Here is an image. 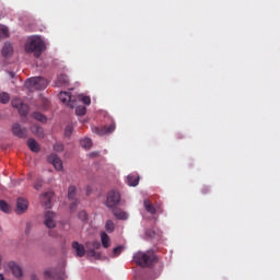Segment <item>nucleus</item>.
<instances>
[{
  "label": "nucleus",
  "mask_w": 280,
  "mask_h": 280,
  "mask_svg": "<svg viewBox=\"0 0 280 280\" xmlns=\"http://www.w3.org/2000/svg\"><path fill=\"white\" fill-rule=\"evenodd\" d=\"M45 279H51L54 277V272L51 270L44 271Z\"/></svg>",
  "instance_id": "nucleus-41"
},
{
  "label": "nucleus",
  "mask_w": 280,
  "mask_h": 280,
  "mask_svg": "<svg viewBox=\"0 0 280 280\" xmlns=\"http://www.w3.org/2000/svg\"><path fill=\"white\" fill-rule=\"evenodd\" d=\"M0 264H1V256H0Z\"/></svg>",
  "instance_id": "nucleus-47"
},
{
  "label": "nucleus",
  "mask_w": 280,
  "mask_h": 280,
  "mask_svg": "<svg viewBox=\"0 0 280 280\" xmlns=\"http://www.w3.org/2000/svg\"><path fill=\"white\" fill-rule=\"evenodd\" d=\"M31 231H32V223H26L25 234L30 235Z\"/></svg>",
  "instance_id": "nucleus-42"
},
{
  "label": "nucleus",
  "mask_w": 280,
  "mask_h": 280,
  "mask_svg": "<svg viewBox=\"0 0 280 280\" xmlns=\"http://www.w3.org/2000/svg\"><path fill=\"white\" fill-rule=\"evenodd\" d=\"M31 280H39V279H38V276H36V273H32L31 275Z\"/></svg>",
  "instance_id": "nucleus-44"
},
{
  "label": "nucleus",
  "mask_w": 280,
  "mask_h": 280,
  "mask_svg": "<svg viewBox=\"0 0 280 280\" xmlns=\"http://www.w3.org/2000/svg\"><path fill=\"white\" fill-rule=\"evenodd\" d=\"M45 49V42L40 37H31L25 44L26 54H34L35 58H40Z\"/></svg>",
  "instance_id": "nucleus-2"
},
{
  "label": "nucleus",
  "mask_w": 280,
  "mask_h": 280,
  "mask_svg": "<svg viewBox=\"0 0 280 280\" xmlns=\"http://www.w3.org/2000/svg\"><path fill=\"white\" fill-rule=\"evenodd\" d=\"M49 106V102L46 101V107Z\"/></svg>",
  "instance_id": "nucleus-46"
},
{
  "label": "nucleus",
  "mask_w": 280,
  "mask_h": 280,
  "mask_svg": "<svg viewBox=\"0 0 280 280\" xmlns=\"http://www.w3.org/2000/svg\"><path fill=\"white\" fill-rule=\"evenodd\" d=\"M31 131L33 135H36V137H39V139H43L45 137V131L43 130V127L40 125H33L31 127Z\"/></svg>",
  "instance_id": "nucleus-18"
},
{
  "label": "nucleus",
  "mask_w": 280,
  "mask_h": 280,
  "mask_svg": "<svg viewBox=\"0 0 280 280\" xmlns=\"http://www.w3.org/2000/svg\"><path fill=\"white\" fill-rule=\"evenodd\" d=\"M56 86H69V77L67 74L58 75Z\"/></svg>",
  "instance_id": "nucleus-16"
},
{
  "label": "nucleus",
  "mask_w": 280,
  "mask_h": 280,
  "mask_svg": "<svg viewBox=\"0 0 280 280\" xmlns=\"http://www.w3.org/2000/svg\"><path fill=\"white\" fill-rule=\"evenodd\" d=\"M72 248L77 257H84V255H86V249H84V245L80 244L78 241L72 242Z\"/></svg>",
  "instance_id": "nucleus-13"
},
{
  "label": "nucleus",
  "mask_w": 280,
  "mask_h": 280,
  "mask_svg": "<svg viewBox=\"0 0 280 280\" xmlns=\"http://www.w3.org/2000/svg\"><path fill=\"white\" fill-rule=\"evenodd\" d=\"M79 219L82 220V222H86V220H89V214H86V211L79 212Z\"/></svg>",
  "instance_id": "nucleus-36"
},
{
  "label": "nucleus",
  "mask_w": 280,
  "mask_h": 280,
  "mask_svg": "<svg viewBox=\"0 0 280 280\" xmlns=\"http://www.w3.org/2000/svg\"><path fill=\"white\" fill-rule=\"evenodd\" d=\"M113 213L117 220H127L128 219V212L121 210V208H112Z\"/></svg>",
  "instance_id": "nucleus-15"
},
{
  "label": "nucleus",
  "mask_w": 280,
  "mask_h": 280,
  "mask_svg": "<svg viewBox=\"0 0 280 280\" xmlns=\"http://www.w3.org/2000/svg\"><path fill=\"white\" fill-rule=\"evenodd\" d=\"M80 145L84 150H91V148L93 147V141L91 140V138H84L80 140Z\"/></svg>",
  "instance_id": "nucleus-24"
},
{
  "label": "nucleus",
  "mask_w": 280,
  "mask_h": 280,
  "mask_svg": "<svg viewBox=\"0 0 280 280\" xmlns=\"http://www.w3.org/2000/svg\"><path fill=\"white\" fill-rule=\"evenodd\" d=\"M48 163H51V165H54L55 170H57V172L62 171V160L59 159L58 155L56 154H50L48 156Z\"/></svg>",
  "instance_id": "nucleus-12"
},
{
  "label": "nucleus",
  "mask_w": 280,
  "mask_h": 280,
  "mask_svg": "<svg viewBox=\"0 0 280 280\" xmlns=\"http://www.w3.org/2000/svg\"><path fill=\"white\" fill-rule=\"evenodd\" d=\"M70 135H73V125H68L65 129V136L69 137Z\"/></svg>",
  "instance_id": "nucleus-32"
},
{
  "label": "nucleus",
  "mask_w": 280,
  "mask_h": 280,
  "mask_svg": "<svg viewBox=\"0 0 280 280\" xmlns=\"http://www.w3.org/2000/svg\"><path fill=\"white\" fill-rule=\"evenodd\" d=\"M12 132L15 137H19L20 139L27 138V129L25 127H22L19 122L13 124Z\"/></svg>",
  "instance_id": "nucleus-8"
},
{
  "label": "nucleus",
  "mask_w": 280,
  "mask_h": 280,
  "mask_svg": "<svg viewBox=\"0 0 280 280\" xmlns=\"http://www.w3.org/2000/svg\"><path fill=\"white\" fill-rule=\"evenodd\" d=\"M143 206H144L147 213H150L151 215H156V211L159 213H163V209H161V207H154V205H152L150 199H145L143 202Z\"/></svg>",
  "instance_id": "nucleus-9"
},
{
  "label": "nucleus",
  "mask_w": 280,
  "mask_h": 280,
  "mask_svg": "<svg viewBox=\"0 0 280 280\" xmlns=\"http://www.w3.org/2000/svg\"><path fill=\"white\" fill-rule=\"evenodd\" d=\"M8 36H10V31L7 28L5 25L0 24V40H2L3 38H8Z\"/></svg>",
  "instance_id": "nucleus-26"
},
{
  "label": "nucleus",
  "mask_w": 280,
  "mask_h": 280,
  "mask_svg": "<svg viewBox=\"0 0 280 280\" xmlns=\"http://www.w3.org/2000/svg\"><path fill=\"white\" fill-rule=\"evenodd\" d=\"M59 100L62 102V104H71V94L68 92H60L59 93Z\"/></svg>",
  "instance_id": "nucleus-22"
},
{
  "label": "nucleus",
  "mask_w": 280,
  "mask_h": 280,
  "mask_svg": "<svg viewBox=\"0 0 280 280\" xmlns=\"http://www.w3.org/2000/svg\"><path fill=\"white\" fill-rule=\"evenodd\" d=\"M79 100H80V102L85 104V106H89L91 104V97H89V96H80Z\"/></svg>",
  "instance_id": "nucleus-34"
},
{
  "label": "nucleus",
  "mask_w": 280,
  "mask_h": 280,
  "mask_svg": "<svg viewBox=\"0 0 280 280\" xmlns=\"http://www.w3.org/2000/svg\"><path fill=\"white\" fill-rule=\"evenodd\" d=\"M88 255H90V257H95V259H100V257H101V254L95 252V249H90L88 252Z\"/></svg>",
  "instance_id": "nucleus-37"
},
{
  "label": "nucleus",
  "mask_w": 280,
  "mask_h": 280,
  "mask_svg": "<svg viewBox=\"0 0 280 280\" xmlns=\"http://www.w3.org/2000/svg\"><path fill=\"white\" fill-rule=\"evenodd\" d=\"M101 242H102L103 248H110V236H108L106 232L101 233Z\"/></svg>",
  "instance_id": "nucleus-19"
},
{
  "label": "nucleus",
  "mask_w": 280,
  "mask_h": 280,
  "mask_svg": "<svg viewBox=\"0 0 280 280\" xmlns=\"http://www.w3.org/2000/svg\"><path fill=\"white\" fill-rule=\"evenodd\" d=\"M127 185H129V187H137V185H139V176L138 175H128L127 176Z\"/></svg>",
  "instance_id": "nucleus-21"
},
{
  "label": "nucleus",
  "mask_w": 280,
  "mask_h": 280,
  "mask_svg": "<svg viewBox=\"0 0 280 280\" xmlns=\"http://www.w3.org/2000/svg\"><path fill=\"white\" fill-rule=\"evenodd\" d=\"M115 122H112L108 127H103V128H98V127H93L92 131L95 135H98L100 137H104V135H110V132H115Z\"/></svg>",
  "instance_id": "nucleus-7"
},
{
  "label": "nucleus",
  "mask_w": 280,
  "mask_h": 280,
  "mask_svg": "<svg viewBox=\"0 0 280 280\" xmlns=\"http://www.w3.org/2000/svg\"><path fill=\"white\" fill-rule=\"evenodd\" d=\"M120 253H124V246L119 245L113 249V256L119 257Z\"/></svg>",
  "instance_id": "nucleus-31"
},
{
  "label": "nucleus",
  "mask_w": 280,
  "mask_h": 280,
  "mask_svg": "<svg viewBox=\"0 0 280 280\" xmlns=\"http://www.w3.org/2000/svg\"><path fill=\"white\" fill-rule=\"evenodd\" d=\"M92 247H93L92 249L94 250H100V248L102 247V244L97 241H94L92 242Z\"/></svg>",
  "instance_id": "nucleus-40"
},
{
  "label": "nucleus",
  "mask_w": 280,
  "mask_h": 280,
  "mask_svg": "<svg viewBox=\"0 0 280 280\" xmlns=\"http://www.w3.org/2000/svg\"><path fill=\"white\" fill-rule=\"evenodd\" d=\"M105 230L107 233H113V231H115V222H113V220H107L105 223Z\"/></svg>",
  "instance_id": "nucleus-27"
},
{
  "label": "nucleus",
  "mask_w": 280,
  "mask_h": 280,
  "mask_svg": "<svg viewBox=\"0 0 280 280\" xmlns=\"http://www.w3.org/2000/svg\"><path fill=\"white\" fill-rule=\"evenodd\" d=\"M27 145L31 152H40V144L34 138L27 140Z\"/></svg>",
  "instance_id": "nucleus-17"
},
{
  "label": "nucleus",
  "mask_w": 280,
  "mask_h": 280,
  "mask_svg": "<svg viewBox=\"0 0 280 280\" xmlns=\"http://www.w3.org/2000/svg\"><path fill=\"white\" fill-rule=\"evenodd\" d=\"M119 202H121V195L119 194V191L117 190H110L107 194V199H106V207L108 209H115L117 207V205H119Z\"/></svg>",
  "instance_id": "nucleus-4"
},
{
  "label": "nucleus",
  "mask_w": 280,
  "mask_h": 280,
  "mask_svg": "<svg viewBox=\"0 0 280 280\" xmlns=\"http://www.w3.org/2000/svg\"><path fill=\"white\" fill-rule=\"evenodd\" d=\"M51 198H54V192L48 191L40 197V201L46 207V209H51Z\"/></svg>",
  "instance_id": "nucleus-14"
},
{
  "label": "nucleus",
  "mask_w": 280,
  "mask_h": 280,
  "mask_svg": "<svg viewBox=\"0 0 280 280\" xmlns=\"http://www.w3.org/2000/svg\"><path fill=\"white\" fill-rule=\"evenodd\" d=\"M54 218H56V213H54L52 211H47L45 213L44 224L45 226H47V229H56V221L54 220Z\"/></svg>",
  "instance_id": "nucleus-10"
},
{
  "label": "nucleus",
  "mask_w": 280,
  "mask_h": 280,
  "mask_svg": "<svg viewBox=\"0 0 280 280\" xmlns=\"http://www.w3.org/2000/svg\"><path fill=\"white\" fill-rule=\"evenodd\" d=\"M145 235H147V237H149L150 240H153V237L156 236V232H154V230H147V231H145Z\"/></svg>",
  "instance_id": "nucleus-39"
},
{
  "label": "nucleus",
  "mask_w": 280,
  "mask_h": 280,
  "mask_svg": "<svg viewBox=\"0 0 280 280\" xmlns=\"http://www.w3.org/2000/svg\"><path fill=\"white\" fill-rule=\"evenodd\" d=\"M31 117H33V119H36V121H40L42 124H46L47 122V116L40 114V112H34Z\"/></svg>",
  "instance_id": "nucleus-23"
},
{
  "label": "nucleus",
  "mask_w": 280,
  "mask_h": 280,
  "mask_svg": "<svg viewBox=\"0 0 280 280\" xmlns=\"http://www.w3.org/2000/svg\"><path fill=\"white\" fill-rule=\"evenodd\" d=\"M8 102H10V94L2 92L0 94V104H8Z\"/></svg>",
  "instance_id": "nucleus-29"
},
{
  "label": "nucleus",
  "mask_w": 280,
  "mask_h": 280,
  "mask_svg": "<svg viewBox=\"0 0 280 280\" xmlns=\"http://www.w3.org/2000/svg\"><path fill=\"white\" fill-rule=\"evenodd\" d=\"M0 210H2L3 213H10V205H8L5 200H0Z\"/></svg>",
  "instance_id": "nucleus-28"
},
{
  "label": "nucleus",
  "mask_w": 280,
  "mask_h": 280,
  "mask_svg": "<svg viewBox=\"0 0 280 280\" xmlns=\"http://www.w3.org/2000/svg\"><path fill=\"white\" fill-rule=\"evenodd\" d=\"M40 187H43V178L38 177L34 184V189H36L38 191V189H40Z\"/></svg>",
  "instance_id": "nucleus-35"
},
{
  "label": "nucleus",
  "mask_w": 280,
  "mask_h": 280,
  "mask_svg": "<svg viewBox=\"0 0 280 280\" xmlns=\"http://www.w3.org/2000/svg\"><path fill=\"white\" fill-rule=\"evenodd\" d=\"M97 156H100V152H92V153H90V158L91 159H96Z\"/></svg>",
  "instance_id": "nucleus-43"
},
{
  "label": "nucleus",
  "mask_w": 280,
  "mask_h": 280,
  "mask_svg": "<svg viewBox=\"0 0 280 280\" xmlns=\"http://www.w3.org/2000/svg\"><path fill=\"white\" fill-rule=\"evenodd\" d=\"M13 51H14V47L12 46V44L5 43L2 48V56H4V58H8V56L13 54Z\"/></svg>",
  "instance_id": "nucleus-20"
},
{
  "label": "nucleus",
  "mask_w": 280,
  "mask_h": 280,
  "mask_svg": "<svg viewBox=\"0 0 280 280\" xmlns=\"http://www.w3.org/2000/svg\"><path fill=\"white\" fill-rule=\"evenodd\" d=\"M78 188L75 186H69L68 188V200H70V211H75L78 205H80V199H78Z\"/></svg>",
  "instance_id": "nucleus-5"
},
{
  "label": "nucleus",
  "mask_w": 280,
  "mask_h": 280,
  "mask_svg": "<svg viewBox=\"0 0 280 280\" xmlns=\"http://www.w3.org/2000/svg\"><path fill=\"white\" fill-rule=\"evenodd\" d=\"M75 115H79L80 117H82V115H86V107L85 106L77 107Z\"/></svg>",
  "instance_id": "nucleus-30"
},
{
  "label": "nucleus",
  "mask_w": 280,
  "mask_h": 280,
  "mask_svg": "<svg viewBox=\"0 0 280 280\" xmlns=\"http://www.w3.org/2000/svg\"><path fill=\"white\" fill-rule=\"evenodd\" d=\"M18 109L22 117H27L30 113V106H27V104L22 103Z\"/></svg>",
  "instance_id": "nucleus-25"
},
{
  "label": "nucleus",
  "mask_w": 280,
  "mask_h": 280,
  "mask_svg": "<svg viewBox=\"0 0 280 280\" xmlns=\"http://www.w3.org/2000/svg\"><path fill=\"white\" fill-rule=\"evenodd\" d=\"M47 81L43 77H33L31 79H27L25 82V85L31 91H43L47 89Z\"/></svg>",
  "instance_id": "nucleus-3"
},
{
  "label": "nucleus",
  "mask_w": 280,
  "mask_h": 280,
  "mask_svg": "<svg viewBox=\"0 0 280 280\" xmlns=\"http://www.w3.org/2000/svg\"><path fill=\"white\" fill-rule=\"evenodd\" d=\"M133 261L141 268H152L159 261V258L154 254V250L137 252L133 254Z\"/></svg>",
  "instance_id": "nucleus-1"
},
{
  "label": "nucleus",
  "mask_w": 280,
  "mask_h": 280,
  "mask_svg": "<svg viewBox=\"0 0 280 280\" xmlns=\"http://www.w3.org/2000/svg\"><path fill=\"white\" fill-rule=\"evenodd\" d=\"M54 150L55 152H62L65 150V144L60 143V142H57L55 145H54Z\"/></svg>",
  "instance_id": "nucleus-33"
},
{
  "label": "nucleus",
  "mask_w": 280,
  "mask_h": 280,
  "mask_svg": "<svg viewBox=\"0 0 280 280\" xmlns=\"http://www.w3.org/2000/svg\"><path fill=\"white\" fill-rule=\"evenodd\" d=\"M8 267L16 279H21V277H23V269L15 261H10Z\"/></svg>",
  "instance_id": "nucleus-11"
},
{
  "label": "nucleus",
  "mask_w": 280,
  "mask_h": 280,
  "mask_svg": "<svg viewBox=\"0 0 280 280\" xmlns=\"http://www.w3.org/2000/svg\"><path fill=\"white\" fill-rule=\"evenodd\" d=\"M10 75H11V78H14V73L11 72Z\"/></svg>",
  "instance_id": "nucleus-45"
},
{
  "label": "nucleus",
  "mask_w": 280,
  "mask_h": 280,
  "mask_svg": "<svg viewBox=\"0 0 280 280\" xmlns=\"http://www.w3.org/2000/svg\"><path fill=\"white\" fill-rule=\"evenodd\" d=\"M27 209H30V202L25 198H18L15 205V213L16 215H23V213H27Z\"/></svg>",
  "instance_id": "nucleus-6"
},
{
  "label": "nucleus",
  "mask_w": 280,
  "mask_h": 280,
  "mask_svg": "<svg viewBox=\"0 0 280 280\" xmlns=\"http://www.w3.org/2000/svg\"><path fill=\"white\" fill-rule=\"evenodd\" d=\"M22 104H23V101H21L20 98H14L12 101L13 108H19Z\"/></svg>",
  "instance_id": "nucleus-38"
}]
</instances>
